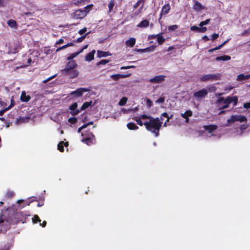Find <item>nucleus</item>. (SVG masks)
<instances>
[{
    "mask_svg": "<svg viewBox=\"0 0 250 250\" xmlns=\"http://www.w3.org/2000/svg\"><path fill=\"white\" fill-rule=\"evenodd\" d=\"M162 123L159 118L152 117L149 121L144 123V125L147 130L153 133L155 137H158Z\"/></svg>",
    "mask_w": 250,
    "mask_h": 250,
    "instance_id": "nucleus-1",
    "label": "nucleus"
},
{
    "mask_svg": "<svg viewBox=\"0 0 250 250\" xmlns=\"http://www.w3.org/2000/svg\"><path fill=\"white\" fill-rule=\"evenodd\" d=\"M92 101L86 102L84 103L81 106L80 109H77L78 107L77 103L75 102L73 103L71 105L69 106V109L70 110V113L73 116L77 115L81 111L85 110L88 108L92 105Z\"/></svg>",
    "mask_w": 250,
    "mask_h": 250,
    "instance_id": "nucleus-2",
    "label": "nucleus"
},
{
    "mask_svg": "<svg viewBox=\"0 0 250 250\" xmlns=\"http://www.w3.org/2000/svg\"><path fill=\"white\" fill-rule=\"evenodd\" d=\"M82 136L83 137L82 142L87 145H90L96 143L95 137L91 132L86 131L84 133H82Z\"/></svg>",
    "mask_w": 250,
    "mask_h": 250,
    "instance_id": "nucleus-3",
    "label": "nucleus"
},
{
    "mask_svg": "<svg viewBox=\"0 0 250 250\" xmlns=\"http://www.w3.org/2000/svg\"><path fill=\"white\" fill-rule=\"evenodd\" d=\"M14 223V221L13 218H9L8 219L5 220L1 216H0V227L1 231L6 230L10 228V225Z\"/></svg>",
    "mask_w": 250,
    "mask_h": 250,
    "instance_id": "nucleus-4",
    "label": "nucleus"
},
{
    "mask_svg": "<svg viewBox=\"0 0 250 250\" xmlns=\"http://www.w3.org/2000/svg\"><path fill=\"white\" fill-rule=\"evenodd\" d=\"M221 75L220 73L205 75L200 78L201 82L213 81L220 80Z\"/></svg>",
    "mask_w": 250,
    "mask_h": 250,
    "instance_id": "nucleus-5",
    "label": "nucleus"
},
{
    "mask_svg": "<svg viewBox=\"0 0 250 250\" xmlns=\"http://www.w3.org/2000/svg\"><path fill=\"white\" fill-rule=\"evenodd\" d=\"M62 73L72 79L77 77L79 74V71L75 69H63Z\"/></svg>",
    "mask_w": 250,
    "mask_h": 250,
    "instance_id": "nucleus-6",
    "label": "nucleus"
},
{
    "mask_svg": "<svg viewBox=\"0 0 250 250\" xmlns=\"http://www.w3.org/2000/svg\"><path fill=\"white\" fill-rule=\"evenodd\" d=\"M247 118L243 115H232L230 119H228L227 122L228 123H234L236 121L240 122H244L247 121Z\"/></svg>",
    "mask_w": 250,
    "mask_h": 250,
    "instance_id": "nucleus-7",
    "label": "nucleus"
},
{
    "mask_svg": "<svg viewBox=\"0 0 250 250\" xmlns=\"http://www.w3.org/2000/svg\"><path fill=\"white\" fill-rule=\"evenodd\" d=\"M208 92L205 88H203L199 90L193 94L194 97L197 100L202 99L206 97L208 95Z\"/></svg>",
    "mask_w": 250,
    "mask_h": 250,
    "instance_id": "nucleus-8",
    "label": "nucleus"
},
{
    "mask_svg": "<svg viewBox=\"0 0 250 250\" xmlns=\"http://www.w3.org/2000/svg\"><path fill=\"white\" fill-rule=\"evenodd\" d=\"M166 76L165 75H157L149 80V82L153 83H160L165 81Z\"/></svg>",
    "mask_w": 250,
    "mask_h": 250,
    "instance_id": "nucleus-9",
    "label": "nucleus"
},
{
    "mask_svg": "<svg viewBox=\"0 0 250 250\" xmlns=\"http://www.w3.org/2000/svg\"><path fill=\"white\" fill-rule=\"evenodd\" d=\"M171 9L170 5L169 3L165 4L162 7L161 13H160V17L159 19V21L160 22V20H161L163 15H166L167 14L170 10Z\"/></svg>",
    "mask_w": 250,
    "mask_h": 250,
    "instance_id": "nucleus-10",
    "label": "nucleus"
},
{
    "mask_svg": "<svg viewBox=\"0 0 250 250\" xmlns=\"http://www.w3.org/2000/svg\"><path fill=\"white\" fill-rule=\"evenodd\" d=\"M86 16V13L82 9H80L76 10L73 14V17L76 19H82Z\"/></svg>",
    "mask_w": 250,
    "mask_h": 250,
    "instance_id": "nucleus-11",
    "label": "nucleus"
},
{
    "mask_svg": "<svg viewBox=\"0 0 250 250\" xmlns=\"http://www.w3.org/2000/svg\"><path fill=\"white\" fill-rule=\"evenodd\" d=\"M238 99L236 96L230 97L228 96L224 101V103H227V104L233 103L234 106H236L238 103Z\"/></svg>",
    "mask_w": 250,
    "mask_h": 250,
    "instance_id": "nucleus-12",
    "label": "nucleus"
},
{
    "mask_svg": "<svg viewBox=\"0 0 250 250\" xmlns=\"http://www.w3.org/2000/svg\"><path fill=\"white\" fill-rule=\"evenodd\" d=\"M192 8L196 11H200L205 9V7L198 0H194V3L193 5Z\"/></svg>",
    "mask_w": 250,
    "mask_h": 250,
    "instance_id": "nucleus-13",
    "label": "nucleus"
},
{
    "mask_svg": "<svg viewBox=\"0 0 250 250\" xmlns=\"http://www.w3.org/2000/svg\"><path fill=\"white\" fill-rule=\"evenodd\" d=\"M88 89L86 88H79L71 93V95H75L76 96L79 97L82 95L83 93L84 92H87Z\"/></svg>",
    "mask_w": 250,
    "mask_h": 250,
    "instance_id": "nucleus-14",
    "label": "nucleus"
},
{
    "mask_svg": "<svg viewBox=\"0 0 250 250\" xmlns=\"http://www.w3.org/2000/svg\"><path fill=\"white\" fill-rule=\"evenodd\" d=\"M130 76V74L123 75L120 74H113L110 77L115 81H118L121 78H125Z\"/></svg>",
    "mask_w": 250,
    "mask_h": 250,
    "instance_id": "nucleus-15",
    "label": "nucleus"
},
{
    "mask_svg": "<svg viewBox=\"0 0 250 250\" xmlns=\"http://www.w3.org/2000/svg\"><path fill=\"white\" fill-rule=\"evenodd\" d=\"M145 1L146 0H138L137 2L133 5V8L135 9H136L140 4H141V7L138 10L139 12L137 13L136 12V14H138L142 10L144 7Z\"/></svg>",
    "mask_w": 250,
    "mask_h": 250,
    "instance_id": "nucleus-16",
    "label": "nucleus"
},
{
    "mask_svg": "<svg viewBox=\"0 0 250 250\" xmlns=\"http://www.w3.org/2000/svg\"><path fill=\"white\" fill-rule=\"evenodd\" d=\"M77 64L75 61H69L64 69H75Z\"/></svg>",
    "mask_w": 250,
    "mask_h": 250,
    "instance_id": "nucleus-17",
    "label": "nucleus"
},
{
    "mask_svg": "<svg viewBox=\"0 0 250 250\" xmlns=\"http://www.w3.org/2000/svg\"><path fill=\"white\" fill-rule=\"evenodd\" d=\"M204 128L208 130V133H211L217 128V126L214 125H205Z\"/></svg>",
    "mask_w": 250,
    "mask_h": 250,
    "instance_id": "nucleus-18",
    "label": "nucleus"
},
{
    "mask_svg": "<svg viewBox=\"0 0 250 250\" xmlns=\"http://www.w3.org/2000/svg\"><path fill=\"white\" fill-rule=\"evenodd\" d=\"M149 25V21L147 20H142L139 24L137 25V26L139 28H146Z\"/></svg>",
    "mask_w": 250,
    "mask_h": 250,
    "instance_id": "nucleus-19",
    "label": "nucleus"
},
{
    "mask_svg": "<svg viewBox=\"0 0 250 250\" xmlns=\"http://www.w3.org/2000/svg\"><path fill=\"white\" fill-rule=\"evenodd\" d=\"M95 50H93L91 52L88 53L85 57V60L88 62L92 61L94 58V54Z\"/></svg>",
    "mask_w": 250,
    "mask_h": 250,
    "instance_id": "nucleus-20",
    "label": "nucleus"
},
{
    "mask_svg": "<svg viewBox=\"0 0 250 250\" xmlns=\"http://www.w3.org/2000/svg\"><path fill=\"white\" fill-rule=\"evenodd\" d=\"M20 99L22 102H28L30 100L31 97L29 95H26L25 92L23 91V92H22V93L21 94Z\"/></svg>",
    "mask_w": 250,
    "mask_h": 250,
    "instance_id": "nucleus-21",
    "label": "nucleus"
},
{
    "mask_svg": "<svg viewBox=\"0 0 250 250\" xmlns=\"http://www.w3.org/2000/svg\"><path fill=\"white\" fill-rule=\"evenodd\" d=\"M111 55V54L108 52L103 51L101 50L97 51V56L99 58L105 57Z\"/></svg>",
    "mask_w": 250,
    "mask_h": 250,
    "instance_id": "nucleus-22",
    "label": "nucleus"
},
{
    "mask_svg": "<svg viewBox=\"0 0 250 250\" xmlns=\"http://www.w3.org/2000/svg\"><path fill=\"white\" fill-rule=\"evenodd\" d=\"M136 42V39L134 38H130L125 41V44L129 47H133Z\"/></svg>",
    "mask_w": 250,
    "mask_h": 250,
    "instance_id": "nucleus-23",
    "label": "nucleus"
},
{
    "mask_svg": "<svg viewBox=\"0 0 250 250\" xmlns=\"http://www.w3.org/2000/svg\"><path fill=\"white\" fill-rule=\"evenodd\" d=\"M230 59H231L230 56H229V55H226L222 56H218L215 58V60L216 61H227L230 60Z\"/></svg>",
    "mask_w": 250,
    "mask_h": 250,
    "instance_id": "nucleus-24",
    "label": "nucleus"
},
{
    "mask_svg": "<svg viewBox=\"0 0 250 250\" xmlns=\"http://www.w3.org/2000/svg\"><path fill=\"white\" fill-rule=\"evenodd\" d=\"M249 79H250V74L245 75L244 74H241L238 75L237 77V80L238 81H241Z\"/></svg>",
    "mask_w": 250,
    "mask_h": 250,
    "instance_id": "nucleus-25",
    "label": "nucleus"
},
{
    "mask_svg": "<svg viewBox=\"0 0 250 250\" xmlns=\"http://www.w3.org/2000/svg\"><path fill=\"white\" fill-rule=\"evenodd\" d=\"M163 33L158 34V36L157 37V41L159 44L162 45L165 41V39L162 36Z\"/></svg>",
    "mask_w": 250,
    "mask_h": 250,
    "instance_id": "nucleus-26",
    "label": "nucleus"
},
{
    "mask_svg": "<svg viewBox=\"0 0 250 250\" xmlns=\"http://www.w3.org/2000/svg\"><path fill=\"white\" fill-rule=\"evenodd\" d=\"M7 24L11 28H17V22L12 19H10L7 21Z\"/></svg>",
    "mask_w": 250,
    "mask_h": 250,
    "instance_id": "nucleus-27",
    "label": "nucleus"
},
{
    "mask_svg": "<svg viewBox=\"0 0 250 250\" xmlns=\"http://www.w3.org/2000/svg\"><path fill=\"white\" fill-rule=\"evenodd\" d=\"M127 127L129 130H136L139 128V127L135 123L132 122L128 123Z\"/></svg>",
    "mask_w": 250,
    "mask_h": 250,
    "instance_id": "nucleus-28",
    "label": "nucleus"
},
{
    "mask_svg": "<svg viewBox=\"0 0 250 250\" xmlns=\"http://www.w3.org/2000/svg\"><path fill=\"white\" fill-rule=\"evenodd\" d=\"M181 116L184 119L188 118L192 116V112L191 110H187L184 113H182Z\"/></svg>",
    "mask_w": 250,
    "mask_h": 250,
    "instance_id": "nucleus-29",
    "label": "nucleus"
},
{
    "mask_svg": "<svg viewBox=\"0 0 250 250\" xmlns=\"http://www.w3.org/2000/svg\"><path fill=\"white\" fill-rule=\"evenodd\" d=\"M227 42H228V40L225 41L223 43H222L220 45H219L218 46L215 47H214L213 48L209 49L208 50V52L211 53V52H212L214 51H215V50H219V49H221L226 44V43Z\"/></svg>",
    "mask_w": 250,
    "mask_h": 250,
    "instance_id": "nucleus-30",
    "label": "nucleus"
},
{
    "mask_svg": "<svg viewBox=\"0 0 250 250\" xmlns=\"http://www.w3.org/2000/svg\"><path fill=\"white\" fill-rule=\"evenodd\" d=\"M80 53L79 51L72 53L67 57V60L68 61H74L73 59L77 56Z\"/></svg>",
    "mask_w": 250,
    "mask_h": 250,
    "instance_id": "nucleus-31",
    "label": "nucleus"
},
{
    "mask_svg": "<svg viewBox=\"0 0 250 250\" xmlns=\"http://www.w3.org/2000/svg\"><path fill=\"white\" fill-rule=\"evenodd\" d=\"M114 5H115L114 0H111L108 4L109 12H110L113 10Z\"/></svg>",
    "mask_w": 250,
    "mask_h": 250,
    "instance_id": "nucleus-32",
    "label": "nucleus"
},
{
    "mask_svg": "<svg viewBox=\"0 0 250 250\" xmlns=\"http://www.w3.org/2000/svg\"><path fill=\"white\" fill-rule=\"evenodd\" d=\"M127 98L125 97H123L120 100L119 102V104L121 106L124 105L127 102Z\"/></svg>",
    "mask_w": 250,
    "mask_h": 250,
    "instance_id": "nucleus-33",
    "label": "nucleus"
},
{
    "mask_svg": "<svg viewBox=\"0 0 250 250\" xmlns=\"http://www.w3.org/2000/svg\"><path fill=\"white\" fill-rule=\"evenodd\" d=\"M64 142L61 141L58 145V149L61 152H63L64 151Z\"/></svg>",
    "mask_w": 250,
    "mask_h": 250,
    "instance_id": "nucleus-34",
    "label": "nucleus"
},
{
    "mask_svg": "<svg viewBox=\"0 0 250 250\" xmlns=\"http://www.w3.org/2000/svg\"><path fill=\"white\" fill-rule=\"evenodd\" d=\"M78 121V119L76 117L69 118L68 119V122L73 125L76 124Z\"/></svg>",
    "mask_w": 250,
    "mask_h": 250,
    "instance_id": "nucleus-35",
    "label": "nucleus"
},
{
    "mask_svg": "<svg viewBox=\"0 0 250 250\" xmlns=\"http://www.w3.org/2000/svg\"><path fill=\"white\" fill-rule=\"evenodd\" d=\"M109 62V60L103 59V60H101L100 62H97L96 63V65L99 66L100 65H105L107 63H108Z\"/></svg>",
    "mask_w": 250,
    "mask_h": 250,
    "instance_id": "nucleus-36",
    "label": "nucleus"
},
{
    "mask_svg": "<svg viewBox=\"0 0 250 250\" xmlns=\"http://www.w3.org/2000/svg\"><path fill=\"white\" fill-rule=\"evenodd\" d=\"M133 119L139 125L142 126L143 125H144L142 121V119L140 117L138 118H133Z\"/></svg>",
    "mask_w": 250,
    "mask_h": 250,
    "instance_id": "nucleus-37",
    "label": "nucleus"
},
{
    "mask_svg": "<svg viewBox=\"0 0 250 250\" xmlns=\"http://www.w3.org/2000/svg\"><path fill=\"white\" fill-rule=\"evenodd\" d=\"M178 28V25L176 24L170 25L168 27V30L169 31H173L177 29Z\"/></svg>",
    "mask_w": 250,
    "mask_h": 250,
    "instance_id": "nucleus-38",
    "label": "nucleus"
},
{
    "mask_svg": "<svg viewBox=\"0 0 250 250\" xmlns=\"http://www.w3.org/2000/svg\"><path fill=\"white\" fill-rule=\"evenodd\" d=\"M33 222L34 223H41V220L40 219V217L37 215H34V217L32 219Z\"/></svg>",
    "mask_w": 250,
    "mask_h": 250,
    "instance_id": "nucleus-39",
    "label": "nucleus"
},
{
    "mask_svg": "<svg viewBox=\"0 0 250 250\" xmlns=\"http://www.w3.org/2000/svg\"><path fill=\"white\" fill-rule=\"evenodd\" d=\"M89 33H86L83 35L82 36L78 38L76 41V42H82L84 39L85 38H86L87 35Z\"/></svg>",
    "mask_w": 250,
    "mask_h": 250,
    "instance_id": "nucleus-40",
    "label": "nucleus"
},
{
    "mask_svg": "<svg viewBox=\"0 0 250 250\" xmlns=\"http://www.w3.org/2000/svg\"><path fill=\"white\" fill-rule=\"evenodd\" d=\"M210 20L209 19H207L205 21H201L200 23H199V26L200 27H202L204 25H207L208 24L209 21H210Z\"/></svg>",
    "mask_w": 250,
    "mask_h": 250,
    "instance_id": "nucleus-41",
    "label": "nucleus"
},
{
    "mask_svg": "<svg viewBox=\"0 0 250 250\" xmlns=\"http://www.w3.org/2000/svg\"><path fill=\"white\" fill-rule=\"evenodd\" d=\"M155 46L154 45H151L149 47H148L144 49V52H149V51H153L154 49L155 48Z\"/></svg>",
    "mask_w": 250,
    "mask_h": 250,
    "instance_id": "nucleus-42",
    "label": "nucleus"
},
{
    "mask_svg": "<svg viewBox=\"0 0 250 250\" xmlns=\"http://www.w3.org/2000/svg\"><path fill=\"white\" fill-rule=\"evenodd\" d=\"M140 117L143 120L148 119L149 121L152 118V117L148 116L146 114H142L140 115Z\"/></svg>",
    "mask_w": 250,
    "mask_h": 250,
    "instance_id": "nucleus-43",
    "label": "nucleus"
},
{
    "mask_svg": "<svg viewBox=\"0 0 250 250\" xmlns=\"http://www.w3.org/2000/svg\"><path fill=\"white\" fill-rule=\"evenodd\" d=\"M146 104L148 108H150L153 105V103L150 99L147 98L146 100Z\"/></svg>",
    "mask_w": 250,
    "mask_h": 250,
    "instance_id": "nucleus-44",
    "label": "nucleus"
},
{
    "mask_svg": "<svg viewBox=\"0 0 250 250\" xmlns=\"http://www.w3.org/2000/svg\"><path fill=\"white\" fill-rule=\"evenodd\" d=\"M15 101H14V100L13 99V98L12 97V99H11L10 104L8 107H7L9 110L12 107H13L15 105Z\"/></svg>",
    "mask_w": 250,
    "mask_h": 250,
    "instance_id": "nucleus-45",
    "label": "nucleus"
},
{
    "mask_svg": "<svg viewBox=\"0 0 250 250\" xmlns=\"http://www.w3.org/2000/svg\"><path fill=\"white\" fill-rule=\"evenodd\" d=\"M9 0H0V7H3L5 6V3H6Z\"/></svg>",
    "mask_w": 250,
    "mask_h": 250,
    "instance_id": "nucleus-46",
    "label": "nucleus"
},
{
    "mask_svg": "<svg viewBox=\"0 0 250 250\" xmlns=\"http://www.w3.org/2000/svg\"><path fill=\"white\" fill-rule=\"evenodd\" d=\"M165 102V98L161 97L159 98L156 101V103L158 104H162Z\"/></svg>",
    "mask_w": 250,
    "mask_h": 250,
    "instance_id": "nucleus-47",
    "label": "nucleus"
},
{
    "mask_svg": "<svg viewBox=\"0 0 250 250\" xmlns=\"http://www.w3.org/2000/svg\"><path fill=\"white\" fill-rule=\"evenodd\" d=\"M73 4L76 6H80L82 5L80 0H73Z\"/></svg>",
    "mask_w": 250,
    "mask_h": 250,
    "instance_id": "nucleus-48",
    "label": "nucleus"
},
{
    "mask_svg": "<svg viewBox=\"0 0 250 250\" xmlns=\"http://www.w3.org/2000/svg\"><path fill=\"white\" fill-rule=\"evenodd\" d=\"M190 29L192 31H197L198 32L199 31V27L195 25L191 26Z\"/></svg>",
    "mask_w": 250,
    "mask_h": 250,
    "instance_id": "nucleus-49",
    "label": "nucleus"
},
{
    "mask_svg": "<svg viewBox=\"0 0 250 250\" xmlns=\"http://www.w3.org/2000/svg\"><path fill=\"white\" fill-rule=\"evenodd\" d=\"M163 116L164 117H166L167 118H172V115H171L170 117L168 116V115L167 114V113L166 112H164L162 114V116ZM161 119V120H163V119L162 118V117H161V118L160 119Z\"/></svg>",
    "mask_w": 250,
    "mask_h": 250,
    "instance_id": "nucleus-50",
    "label": "nucleus"
},
{
    "mask_svg": "<svg viewBox=\"0 0 250 250\" xmlns=\"http://www.w3.org/2000/svg\"><path fill=\"white\" fill-rule=\"evenodd\" d=\"M87 31V28L86 27H84L78 32L79 34L81 35H82L83 34H84L86 31Z\"/></svg>",
    "mask_w": 250,
    "mask_h": 250,
    "instance_id": "nucleus-51",
    "label": "nucleus"
},
{
    "mask_svg": "<svg viewBox=\"0 0 250 250\" xmlns=\"http://www.w3.org/2000/svg\"><path fill=\"white\" fill-rule=\"evenodd\" d=\"M218 37H219V34H218L213 33L211 35V40L214 41L215 40L217 39L218 38Z\"/></svg>",
    "mask_w": 250,
    "mask_h": 250,
    "instance_id": "nucleus-52",
    "label": "nucleus"
},
{
    "mask_svg": "<svg viewBox=\"0 0 250 250\" xmlns=\"http://www.w3.org/2000/svg\"><path fill=\"white\" fill-rule=\"evenodd\" d=\"M207 29L206 27H199V32L205 33L207 31Z\"/></svg>",
    "mask_w": 250,
    "mask_h": 250,
    "instance_id": "nucleus-53",
    "label": "nucleus"
},
{
    "mask_svg": "<svg viewBox=\"0 0 250 250\" xmlns=\"http://www.w3.org/2000/svg\"><path fill=\"white\" fill-rule=\"evenodd\" d=\"M248 33L249 34L250 33V28H249L247 30L244 31L243 33H242V36H246Z\"/></svg>",
    "mask_w": 250,
    "mask_h": 250,
    "instance_id": "nucleus-54",
    "label": "nucleus"
},
{
    "mask_svg": "<svg viewBox=\"0 0 250 250\" xmlns=\"http://www.w3.org/2000/svg\"><path fill=\"white\" fill-rule=\"evenodd\" d=\"M9 109L7 108V107H6L1 110H0V116H2L4 113Z\"/></svg>",
    "mask_w": 250,
    "mask_h": 250,
    "instance_id": "nucleus-55",
    "label": "nucleus"
},
{
    "mask_svg": "<svg viewBox=\"0 0 250 250\" xmlns=\"http://www.w3.org/2000/svg\"><path fill=\"white\" fill-rule=\"evenodd\" d=\"M157 36H158V34L149 35L148 37V39L150 40V39H155V38H157Z\"/></svg>",
    "mask_w": 250,
    "mask_h": 250,
    "instance_id": "nucleus-56",
    "label": "nucleus"
},
{
    "mask_svg": "<svg viewBox=\"0 0 250 250\" xmlns=\"http://www.w3.org/2000/svg\"><path fill=\"white\" fill-rule=\"evenodd\" d=\"M14 195V193L12 191H8L6 193V196L8 197H12Z\"/></svg>",
    "mask_w": 250,
    "mask_h": 250,
    "instance_id": "nucleus-57",
    "label": "nucleus"
},
{
    "mask_svg": "<svg viewBox=\"0 0 250 250\" xmlns=\"http://www.w3.org/2000/svg\"><path fill=\"white\" fill-rule=\"evenodd\" d=\"M67 48V46H66V44H65L61 47H60L59 48H58L56 50V51L57 52H58L59 51H60L61 50H62V49H64L65 48Z\"/></svg>",
    "mask_w": 250,
    "mask_h": 250,
    "instance_id": "nucleus-58",
    "label": "nucleus"
},
{
    "mask_svg": "<svg viewBox=\"0 0 250 250\" xmlns=\"http://www.w3.org/2000/svg\"><path fill=\"white\" fill-rule=\"evenodd\" d=\"M216 90V88L215 86H211L208 88V90L209 92H215Z\"/></svg>",
    "mask_w": 250,
    "mask_h": 250,
    "instance_id": "nucleus-59",
    "label": "nucleus"
},
{
    "mask_svg": "<svg viewBox=\"0 0 250 250\" xmlns=\"http://www.w3.org/2000/svg\"><path fill=\"white\" fill-rule=\"evenodd\" d=\"M86 128V125H83L82 126L80 127L78 129V132L80 133L82 129Z\"/></svg>",
    "mask_w": 250,
    "mask_h": 250,
    "instance_id": "nucleus-60",
    "label": "nucleus"
},
{
    "mask_svg": "<svg viewBox=\"0 0 250 250\" xmlns=\"http://www.w3.org/2000/svg\"><path fill=\"white\" fill-rule=\"evenodd\" d=\"M88 44H86V45H85L84 46H83V48H82L81 49H80V50H79L78 51H79V52L80 53V54L81 53H82V52L83 51V50H84V49H86V48L88 47Z\"/></svg>",
    "mask_w": 250,
    "mask_h": 250,
    "instance_id": "nucleus-61",
    "label": "nucleus"
},
{
    "mask_svg": "<svg viewBox=\"0 0 250 250\" xmlns=\"http://www.w3.org/2000/svg\"><path fill=\"white\" fill-rule=\"evenodd\" d=\"M64 42V40L62 39H60L56 42V44H60Z\"/></svg>",
    "mask_w": 250,
    "mask_h": 250,
    "instance_id": "nucleus-62",
    "label": "nucleus"
},
{
    "mask_svg": "<svg viewBox=\"0 0 250 250\" xmlns=\"http://www.w3.org/2000/svg\"><path fill=\"white\" fill-rule=\"evenodd\" d=\"M224 101H225V99L223 97H221L217 100V102L218 103L223 102V103H224Z\"/></svg>",
    "mask_w": 250,
    "mask_h": 250,
    "instance_id": "nucleus-63",
    "label": "nucleus"
},
{
    "mask_svg": "<svg viewBox=\"0 0 250 250\" xmlns=\"http://www.w3.org/2000/svg\"><path fill=\"white\" fill-rule=\"evenodd\" d=\"M202 39L205 41V42H207L208 41H209V38L206 36V35H205L203 37H202Z\"/></svg>",
    "mask_w": 250,
    "mask_h": 250,
    "instance_id": "nucleus-64",
    "label": "nucleus"
}]
</instances>
